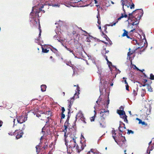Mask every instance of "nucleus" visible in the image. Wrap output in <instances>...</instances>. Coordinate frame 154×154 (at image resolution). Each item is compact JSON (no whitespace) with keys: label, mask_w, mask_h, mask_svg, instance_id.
I'll use <instances>...</instances> for the list:
<instances>
[{"label":"nucleus","mask_w":154,"mask_h":154,"mask_svg":"<svg viewBox=\"0 0 154 154\" xmlns=\"http://www.w3.org/2000/svg\"><path fill=\"white\" fill-rule=\"evenodd\" d=\"M41 2V0H34L33 2V4L34 6L32 8V12L30 14V17L33 16V14H34L33 12L37 9L38 7L37 6L39 5L40 3Z\"/></svg>","instance_id":"6e6552de"},{"label":"nucleus","mask_w":154,"mask_h":154,"mask_svg":"<svg viewBox=\"0 0 154 154\" xmlns=\"http://www.w3.org/2000/svg\"><path fill=\"white\" fill-rule=\"evenodd\" d=\"M122 10L124 11V14H126V12H125V10L124 9V5H125V6H127L128 8H129V6H130V5H128L127 4H125V3H122Z\"/></svg>","instance_id":"bb28decb"},{"label":"nucleus","mask_w":154,"mask_h":154,"mask_svg":"<svg viewBox=\"0 0 154 154\" xmlns=\"http://www.w3.org/2000/svg\"><path fill=\"white\" fill-rule=\"evenodd\" d=\"M134 5L133 3H132V4L130 6V8L131 9H132V8H134Z\"/></svg>","instance_id":"8fccbe9b"},{"label":"nucleus","mask_w":154,"mask_h":154,"mask_svg":"<svg viewBox=\"0 0 154 154\" xmlns=\"http://www.w3.org/2000/svg\"><path fill=\"white\" fill-rule=\"evenodd\" d=\"M112 137L114 140L115 142H116V137H117L116 136V131L115 130L114 128H113L112 131Z\"/></svg>","instance_id":"412c9836"},{"label":"nucleus","mask_w":154,"mask_h":154,"mask_svg":"<svg viewBox=\"0 0 154 154\" xmlns=\"http://www.w3.org/2000/svg\"><path fill=\"white\" fill-rule=\"evenodd\" d=\"M119 135L121 137H122V138L121 140L117 141V140H116V142L117 144L120 146L121 147H124L125 146V142L126 141V140L125 138V136H123L122 135V134L119 133Z\"/></svg>","instance_id":"9b49d317"},{"label":"nucleus","mask_w":154,"mask_h":154,"mask_svg":"<svg viewBox=\"0 0 154 154\" xmlns=\"http://www.w3.org/2000/svg\"><path fill=\"white\" fill-rule=\"evenodd\" d=\"M123 79H125V82H124L125 84H126V85H128V83L126 81V78H125V77H123Z\"/></svg>","instance_id":"603ef678"},{"label":"nucleus","mask_w":154,"mask_h":154,"mask_svg":"<svg viewBox=\"0 0 154 154\" xmlns=\"http://www.w3.org/2000/svg\"><path fill=\"white\" fill-rule=\"evenodd\" d=\"M3 122L2 121L0 120V127H1L2 124Z\"/></svg>","instance_id":"0e129e2a"},{"label":"nucleus","mask_w":154,"mask_h":154,"mask_svg":"<svg viewBox=\"0 0 154 154\" xmlns=\"http://www.w3.org/2000/svg\"><path fill=\"white\" fill-rule=\"evenodd\" d=\"M117 113L119 115L120 117L123 119L124 121L127 123H128L127 116L126 115L125 112L123 110H117Z\"/></svg>","instance_id":"9d476101"},{"label":"nucleus","mask_w":154,"mask_h":154,"mask_svg":"<svg viewBox=\"0 0 154 154\" xmlns=\"http://www.w3.org/2000/svg\"><path fill=\"white\" fill-rule=\"evenodd\" d=\"M143 80L144 81V83H146L147 82V80L146 79H144Z\"/></svg>","instance_id":"338daca9"},{"label":"nucleus","mask_w":154,"mask_h":154,"mask_svg":"<svg viewBox=\"0 0 154 154\" xmlns=\"http://www.w3.org/2000/svg\"><path fill=\"white\" fill-rule=\"evenodd\" d=\"M55 32L56 33V35L54 36L53 38H55V39H56V38H57V37H58V36H57V35H58L57 32H58V31L57 30L55 29Z\"/></svg>","instance_id":"f704fd0d"},{"label":"nucleus","mask_w":154,"mask_h":154,"mask_svg":"<svg viewBox=\"0 0 154 154\" xmlns=\"http://www.w3.org/2000/svg\"><path fill=\"white\" fill-rule=\"evenodd\" d=\"M49 117H50V116L45 117H47V118L48 119V120L46 122V123H48L49 122Z\"/></svg>","instance_id":"e2e57ef3"},{"label":"nucleus","mask_w":154,"mask_h":154,"mask_svg":"<svg viewBox=\"0 0 154 154\" xmlns=\"http://www.w3.org/2000/svg\"><path fill=\"white\" fill-rule=\"evenodd\" d=\"M140 9H137L136 10H135L134 11H133L132 13H129L128 14L129 16V17H130L131 16L132 17H133V16L132 15V14H134V13L135 12V11H137V12L138 13V14H137V15H136L135 16L136 17H137V16L138 15V14H140Z\"/></svg>","instance_id":"4be33fe9"},{"label":"nucleus","mask_w":154,"mask_h":154,"mask_svg":"<svg viewBox=\"0 0 154 154\" xmlns=\"http://www.w3.org/2000/svg\"><path fill=\"white\" fill-rule=\"evenodd\" d=\"M62 113H63L65 111V109L64 107H62L61 108Z\"/></svg>","instance_id":"864d4df0"},{"label":"nucleus","mask_w":154,"mask_h":154,"mask_svg":"<svg viewBox=\"0 0 154 154\" xmlns=\"http://www.w3.org/2000/svg\"><path fill=\"white\" fill-rule=\"evenodd\" d=\"M85 118H84L82 119V120H81L84 123L86 124V122L85 121Z\"/></svg>","instance_id":"13d9d810"},{"label":"nucleus","mask_w":154,"mask_h":154,"mask_svg":"<svg viewBox=\"0 0 154 154\" xmlns=\"http://www.w3.org/2000/svg\"><path fill=\"white\" fill-rule=\"evenodd\" d=\"M79 87L78 85L77 86L76 89L75 90V93L74 94V96L70 98V100H68V114H69L70 112V109L71 108V107L73 103L74 100V97H75L76 98H79Z\"/></svg>","instance_id":"20e7f679"},{"label":"nucleus","mask_w":154,"mask_h":154,"mask_svg":"<svg viewBox=\"0 0 154 154\" xmlns=\"http://www.w3.org/2000/svg\"><path fill=\"white\" fill-rule=\"evenodd\" d=\"M123 31H124V32L122 35V37L126 36L128 38H130L131 39V38L128 35V32L125 29L123 30Z\"/></svg>","instance_id":"5701e85b"},{"label":"nucleus","mask_w":154,"mask_h":154,"mask_svg":"<svg viewBox=\"0 0 154 154\" xmlns=\"http://www.w3.org/2000/svg\"><path fill=\"white\" fill-rule=\"evenodd\" d=\"M118 22V20H116V21L115 22H113V23H112V24H111V25H110V26H112L114 25H116V24Z\"/></svg>","instance_id":"a19ab883"},{"label":"nucleus","mask_w":154,"mask_h":154,"mask_svg":"<svg viewBox=\"0 0 154 154\" xmlns=\"http://www.w3.org/2000/svg\"><path fill=\"white\" fill-rule=\"evenodd\" d=\"M128 132L127 133V134H130L131 133L132 134H133L134 133V132L133 131H132L131 130H128Z\"/></svg>","instance_id":"58836bf2"},{"label":"nucleus","mask_w":154,"mask_h":154,"mask_svg":"<svg viewBox=\"0 0 154 154\" xmlns=\"http://www.w3.org/2000/svg\"><path fill=\"white\" fill-rule=\"evenodd\" d=\"M129 86L128 85H126V89L128 91H129Z\"/></svg>","instance_id":"5fc2aeb1"},{"label":"nucleus","mask_w":154,"mask_h":154,"mask_svg":"<svg viewBox=\"0 0 154 154\" xmlns=\"http://www.w3.org/2000/svg\"><path fill=\"white\" fill-rule=\"evenodd\" d=\"M41 91L42 92H44L46 91V86L45 85H42L41 86Z\"/></svg>","instance_id":"393cba45"},{"label":"nucleus","mask_w":154,"mask_h":154,"mask_svg":"<svg viewBox=\"0 0 154 154\" xmlns=\"http://www.w3.org/2000/svg\"><path fill=\"white\" fill-rule=\"evenodd\" d=\"M110 26V25H109L108 24H106L104 26V30L105 31V33H107V32L106 30V29H107V26Z\"/></svg>","instance_id":"473e14b6"},{"label":"nucleus","mask_w":154,"mask_h":154,"mask_svg":"<svg viewBox=\"0 0 154 154\" xmlns=\"http://www.w3.org/2000/svg\"><path fill=\"white\" fill-rule=\"evenodd\" d=\"M88 36L89 37H87L86 39V40L87 42H91V40H92L93 38H94V39H96V37H94L90 35H88Z\"/></svg>","instance_id":"6ab92c4d"},{"label":"nucleus","mask_w":154,"mask_h":154,"mask_svg":"<svg viewBox=\"0 0 154 154\" xmlns=\"http://www.w3.org/2000/svg\"><path fill=\"white\" fill-rule=\"evenodd\" d=\"M69 51H70V52L71 53H72V54L74 55V53H73V51L72 50H71V49H70V50H69Z\"/></svg>","instance_id":"69168bd1"},{"label":"nucleus","mask_w":154,"mask_h":154,"mask_svg":"<svg viewBox=\"0 0 154 154\" xmlns=\"http://www.w3.org/2000/svg\"><path fill=\"white\" fill-rule=\"evenodd\" d=\"M42 52L43 53H47L48 52L49 50L46 48H44L42 47Z\"/></svg>","instance_id":"c85d7f7f"},{"label":"nucleus","mask_w":154,"mask_h":154,"mask_svg":"<svg viewBox=\"0 0 154 154\" xmlns=\"http://www.w3.org/2000/svg\"><path fill=\"white\" fill-rule=\"evenodd\" d=\"M140 14H138V15L137 16V17H135L136 19V20H135V22H137L136 23H135V22H133L132 23H128L129 24H131L132 26H134L137 25L139 23V20L141 18L143 14V9H140Z\"/></svg>","instance_id":"1a4fd4ad"},{"label":"nucleus","mask_w":154,"mask_h":154,"mask_svg":"<svg viewBox=\"0 0 154 154\" xmlns=\"http://www.w3.org/2000/svg\"><path fill=\"white\" fill-rule=\"evenodd\" d=\"M150 79L151 80H154V75L152 74L151 73L150 75Z\"/></svg>","instance_id":"4c0bfd02"},{"label":"nucleus","mask_w":154,"mask_h":154,"mask_svg":"<svg viewBox=\"0 0 154 154\" xmlns=\"http://www.w3.org/2000/svg\"><path fill=\"white\" fill-rule=\"evenodd\" d=\"M44 7L43 5H42V6H41L40 7L38 8H37V9H36L33 12L34 14H33V16H32L31 17H30L32 18L33 20V21H34V20L35 19H36V20L37 21L38 19H36L35 18H38L39 17V16L38 14L40 12V11H42V12L43 13H45V11L44 10H42V8Z\"/></svg>","instance_id":"39448f33"},{"label":"nucleus","mask_w":154,"mask_h":154,"mask_svg":"<svg viewBox=\"0 0 154 154\" xmlns=\"http://www.w3.org/2000/svg\"><path fill=\"white\" fill-rule=\"evenodd\" d=\"M51 50L52 52H54V53L56 54L57 55V56L58 57L59 56V52L56 49L54 48H51Z\"/></svg>","instance_id":"b1692460"},{"label":"nucleus","mask_w":154,"mask_h":154,"mask_svg":"<svg viewBox=\"0 0 154 154\" xmlns=\"http://www.w3.org/2000/svg\"><path fill=\"white\" fill-rule=\"evenodd\" d=\"M72 68L73 70V76L78 74V69L75 66H72Z\"/></svg>","instance_id":"a211bd4d"},{"label":"nucleus","mask_w":154,"mask_h":154,"mask_svg":"<svg viewBox=\"0 0 154 154\" xmlns=\"http://www.w3.org/2000/svg\"><path fill=\"white\" fill-rule=\"evenodd\" d=\"M153 149V146H152L151 147V148L150 149L149 148V146L147 149H148V150H149V151L150 152V151H152V150Z\"/></svg>","instance_id":"09e8293b"},{"label":"nucleus","mask_w":154,"mask_h":154,"mask_svg":"<svg viewBox=\"0 0 154 154\" xmlns=\"http://www.w3.org/2000/svg\"><path fill=\"white\" fill-rule=\"evenodd\" d=\"M148 87L149 88H148V91L150 92H152L153 91L152 90V88L151 87V86H149L148 85Z\"/></svg>","instance_id":"a18cd8bd"},{"label":"nucleus","mask_w":154,"mask_h":154,"mask_svg":"<svg viewBox=\"0 0 154 154\" xmlns=\"http://www.w3.org/2000/svg\"><path fill=\"white\" fill-rule=\"evenodd\" d=\"M145 92H146V91H145V90L144 92L141 94V96L142 97H143L145 96Z\"/></svg>","instance_id":"4d7b16f0"},{"label":"nucleus","mask_w":154,"mask_h":154,"mask_svg":"<svg viewBox=\"0 0 154 154\" xmlns=\"http://www.w3.org/2000/svg\"><path fill=\"white\" fill-rule=\"evenodd\" d=\"M100 127L101 128H105L106 127V125H105V124H102L101 123H100Z\"/></svg>","instance_id":"49530a36"},{"label":"nucleus","mask_w":154,"mask_h":154,"mask_svg":"<svg viewBox=\"0 0 154 154\" xmlns=\"http://www.w3.org/2000/svg\"><path fill=\"white\" fill-rule=\"evenodd\" d=\"M95 150L94 149H91V151L92 152L93 154H99V152H98V153L96 152H94Z\"/></svg>","instance_id":"e433bc0d"},{"label":"nucleus","mask_w":154,"mask_h":154,"mask_svg":"<svg viewBox=\"0 0 154 154\" xmlns=\"http://www.w3.org/2000/svg\"><path fill=\"white\" fill-rule=\"evenodd\" d=\"M125 129V124L124 123H122L120 125L118 128V130L119 131L121 132H122L123 134L125 133V132L124 131Z\"/></svg>","instance_id":"2eb2a0df"},{"label":"nucleus","mask_w":154,"mask_h":154,"mask_svg":"<svg viewBox=\"0 0 154 154\" xmlns=\"http://www.w3.org/2000/svg\"><path fill=\"white\" fill-rule=\"evenodd\" d=\"M77 117H79L80 118V119L81 120H82V119H83L84 118L83 114L81 112H79L76 115V119L75 120V121L76 120Z\"/></svg>","instance_id":"aec40b11"},{"label":"nucleus","mask_w":154,"mask_h":154,"mask_svg":"<svg viewBox=\"0 0 154 154\" xmlns=\"http://www.w3.org/2000/svg\"><path fill=\"white\" fill-rule=\"evenodd\" d=\"M133 41H135L136 44H137L140 46L132 51L131 50L130 48H129V52L127 54V58H131L130 56L132 54H133V56L134 57L136 54H141L142 52L144 51L146 48L147 46V43H146V44L145 45V43H144V44H143V42L140 43L138 42L137 40H133Z\"/></svg>","instance_id":"f03ea898"},{"label":"nucleus","mask_w":154,"mask_h":154,"mask_svg":"<svg viewBox=\"0 0 154 154\" xmlns=\"http://www.w3.org/2000/svg\"><path fill=\"white\" fill-rule=\"evenodd\" d=\"M69 117H70L68 116L64 124L65 129L64 130H63V131L65 133L64 135L65 136H66V132L67 131L66 129L69 126Z\"/></svg>","instance_id":"4468645a"},{"label":"nucleus","mask_w":154,"mask_h":154,"mask_svg":"<svg viewBox=\"0 0 154 154\" xmlns=\"http://www.w3.org/2000/svg\"><path fill=\"white\" fill-rule=\"evenodd\" d=\"M102 36L104 38H105L107 41H109L108 40H109V38H108L107 35L104 33L103 32H102Z\"/></svg>","instance_id":"a878e982"},{"label":"nucleus","mask_w":154,"mask_h":154,"mask_svg":"<svg viewBox=\"0 0 154 154\" xmlns=\"http://www.w3.org/2000/svg\"><path fill=\"white\" fill-rule=\"evenodd\" d=\"M74 0V1L73 2V3H77L78 2H80L79 0Z\"/></svg>","instance_id":"bf43d9fd"},{"label":"nucleus","mask_w":154,"mask_h":154,"mask_svg":"<svg viewBox=\"0 0 154 154\" xmlns=\"http://www.w3.org/2000/svg\"><path fill=\"white\" fill-rule=\"evenodd\" d=\"M48 4L49 6H53V4L52 2H50L48 3Z\"/></svg>","instance_id":"6e6d98bb"},{"label":"nucleus","mask_w":154,"mask_h":154,"mask_svg":"<svg viewBox=\"0 0 154 154\" xmlns=\"http://www.w3.org/2000/svg\"><path fill=\"white\" fill-rule=\"evenodd\" d=\"M70 134H71V136H69V137H68V136L66 135V136H64L65 144L67 148L68 147V143L69 142V140L70 141L68 146L69 148H70L72 150H73V149L75 148L76 151L78 153H79L81 150H83L84 147L86 146V145L85 144V143H84V146L82 145H82L81 146V148L80 149L79 146L76 143V137L75 136L76 134L75 133H74L73 135L72 136V131H71L70 133L69 132V134L68 135H69Z\"/></svg>","instance_id":"f257e3e1"},{"label":"nucleus","mask_w":154,"mask_h":154,"mask_svg":"<svg viewBox=\"0 0 154 154\" xmlns=\"http://www.w3.org/2000/svg\"><path fill=\"white\" fill-rule=\"evenodd\" d=\"M139 123L143 125L145 124V122H142L141 120H140V121H139Z\"/></svg>","instance_id":"ea45409f"},{"label":"nucleus","mask_w":154,"mask_h":154,"mask_svg":"<svg viewBox=\"0 0 154 154\" xmlns=\"http://www.w3.org/2000/svg\"><path fill=\"white\" fill-rule=\"evenodd\" d=\"M64 62L66 63L67 65L71 67L72 66V64L71 63V61H64Z\"/></svg>","instance_id":"c756f323"},{"label":"nucleus","mask_w":154,"mask_h":154,"mask_svg":"<svg viewBox=\"0 0 154 154\" xmlns=\"http://www.w3.org/2000/svg\"><path fill=\"white\" fill-rule=\"evenodd\" d=\"M108 41H108L109 42V44L110 45H111L112 44V42L110 40V39H109V40H108Z\"/></svg>","instance_id":"052dcab7"},{"label":"nucleus","mask_w":154,"mask_h":154,"mask_svg":"<svg viewBox=\"0 0 154 154\" xmlns=\"http://www.w3.org/2000/svg\"><path fill=\"white\" fill-rule=\"evenodd\" d=\"M137 89L136 90H134L133 91V94L134 96H136L137 94Z\"/></svg>","instance_id":"72a5a7b5"},{"label":"nucleus","mask_w":154,"mask_h":154,"mask_svg":"<svg viewBox=\"0 0 154 154\" xmlns=\"http://www.w3.org/2000/svg\"><path fill=\"white\" fill-rule=\"evenodd\" d=\"M113 73H115V76L116 77V75L118 73H120L121 72V71L118 69H117L116 67V66H114L113 67Z\"/></svg>","instance_id":"f3484780"},{"label":"nucleus","mask_w":154,"mask_h":154,"mask_svg":"<svg viewBox=\"0 0 154 154\" xmlns=\"http://www.w3.org/2000/svg\"><path fill=\"white\" fill-rule=\"evenodd\" d=\"M65 117V115L64 114H63V113H61V119H64Z\"/></svg>","instance_id":"de8ad7c7"},{"label":"nucleus","mask_w":154,"mask_h":154,"mask_svg":"<svg viewBox=\"0 0 154 154\" xmlns=\"http://www.w3.org/2000/svg\"><path fill=\"white\" fill-rule=\"evenodd\" d=\"M136 69L140 71H141V72H143L144 71V69H143L141 70L139 69L138 68L136 67Z\"/></svg>","instance_id":"3c124183"},{"label":"nucleus","mask_w":154,"mask_h":154,"mask_svg":"<svg viewBox=\"0 0 154 154\" xmlns=\"http://www.w3.org/2000/svg\"><path fill=\"white\" fill-rule=\"evenodd\" d=\"M101 42H103V43H104L105 44H108L107 43V42H106L104 41H101Z\"/></svg>","instance_id":"774afa93"},{"label":"nucleus","mask_w":154,"mask_h":154,"mask_svg":"<svg viewBox=\"0 0 154 154\" xmlns=\"http://www.w3.org/2000/svg\"><path fill=\"white\" fill-rule=\"evenodd\" d=\"M108 94L107 97L103 100L102 102L101 111L100 112V116L102 119H105L109 116V111L108 109V105L109 103V99Z\"/></svg>","instance_id":"7ed1b4c3"},{"label":"nucleus","mask_w":154,"mask_h":154,"mask_svg":"<svg viewBox=\"0 0 154 154\" xmlns=\"http://www.w3.org/2000/svg\"><path fill=\"white\" fill-rule=\"evenodd\" d=\"M101 98H100V96L98 100H97L96 101V103H97L98 104H98V102L99 101H101Z\"/></svg>","instance_id":"79ce46f5"},{"label":"nucleus","mask_w":154,"mask_h":154,"mask_svg":"<svg viewBox=\"0 0 154 154\" xmlns=\"http://www.w3.org/2000/svg\"><path fill=\"white\" fill-rule=\"evenodd\" d=\"M38 21L36 20V19H35L34 20V21H33V23L34 25L36 26L37 25H38V29L39 31V33L38 35V37L37 39H35V42L36 43H38L40 41V36L41 35V33L42 32L41 30V27L40 26V22L39 20L38 19Z\"/></svg>","instance_id":"0eeeda50"},{"label":"nucleus","mask_w":154,"mask_h":154,"mask_svg":"<svg viewBox=\"0 0 154 154\" xmlns=\"http://www.w3.org/2000/svg\"><path fill=\"white\" fill-rule=\"evenodd\" d=\"M44 114L49 116L50 115V116H51V112L50 111H48L44 112Z\"/></svg>","instance_id":"cd10ccee"},{"label":"nucleus","mask_w":154,"mask_h":154,"mask_svg":"<svg viewBox=\"0 0 154 154\" xmlns=\"http://www.w3.org/2000/svg\"><path fill=\"white\" fill-rule=\"evenodd\" d=\"M94 112H95V114H94V116L91 117V122L94 121V116L96 114V111H95V110L94 111Z\"/></svg>","instance_id":"c9c22d12"},{"label":"nucleus","mask_w":154,"mask_h":154,"mask_svg":"<svg viewBox=\"0 0 154 154\" xmlns=\"http://www.w3.org/2000/svg\"><path fill=\"white\" fill-rule=\"evenodd\" d=\"M105 59L107 62V64L109 68L110 71H111V73L112 74H113V67L115 66L112 65V63L108 60V58Z\"/></svg>","instance_id":"dca6fc26"},{"label":"nucleus","mask_w":154,"mask_h":154,"mask_svg":"<svg viewBox=\"0 0 154 154\" xmlns=\"http://www.w3.org/2000/svg\"><path fill=\"white\" fill-rule=\"evenodd\" d=\"M81 30H82L84 32H85V33L86 34H88V35H89V33L86 31H85V30H82V29H81Z\"/></svg>","instance_id":"680f3d73"},{"label":"nucleus","mask_w":154,"mask_h":154,"mask_svg":"<svg viewBox=\"0 0 154 154\" xmlns=\"http://www.w3.org/2000/svg\"><path fill=\"white\" fill-rule=\"evenodd\" d=\"M36 152L38 153L40 151V149L39 148V146L38 145H37L36 146Z\"/></svg>","instance_id":"2f4dec72"},{"label":"nucleus","mask_w":154,"mask_h":154,"mask_svg":"<svg viewBox=\"0 0 154 154\" xmlns=\"http://www.w3.org/2000/svg\"><path fill=\"white\" fill-rule=\"evenodd\" d=\"M14 133H15V134H17L16 137V139H18L22 137L23 133L22 130H17L15 131Z\"/></svg>","instance_id":"ddd939ff"},{"label":"nucleus","mask_w":154,"mask_h":154,"mask_svg":"<svg viewBox=\"0 0 154 154\" xmlns=\"http://www.w3.org/2000/svg\"><path fill=\"white\" fill-rule=\"evenodd\" d=\"M107 81L106 79H100V95L103 94V91L104 89H105L106 85L107 83ZM106 91V90H105Z\"/></svg>","instance_id":"423d86ee"},{"label":"nucleus","mask_w":154,"mask_h":154,"mask_svg":"<svg viewBox=\"0 0 154 154\" xmlns=\"http://www.w3.org/2000/svg\"><path fill=\"white\" fill-rule=\"evenodd\" d=\"M134 17L133 16V17H132L131 16L130 17H129L128 19L127 20V21H128V20H131V21L132 20V19H133V18Z\"/></svg>","instance_id":"37998d69"},{"label":"nucleus","mask_w":154,"mask_h":154,"mask_svg":"<svg viewBox=\"0 0 154 154\" xmlns=\"http://www.w3.org/2000/svg\"><path fill=\"white\" fill-rule=\"evenodd\" d=\"M27 115H26L25 116H23L17 117V120L18 122L20 124H22L25 122L27 120Z\"/></svg>","instance_id":"f8f14e48"},{"label":"nucleus","mask_w":154,"mask_h":154,"mask_svg":"<svg viewBox=\"0 0 154 154\" xmlns=\"http://www.w3.org/2000/svg\"><path fill=\"white\" fill-rule=\"evenodd\" d=\"M60 5L58 4H53V7H60Z\"/></svg>","instance_id":"c03bdc74"},{"label":"nucleus","mask_w":154,"mask_h":154,"mask_svg":"<svg viewBox=\"0 0 154 154\" xmlns=\"http://www.w3.org/2000/svg\"><path fill=\"white\" fill-rule=\"evenodd\" d=\"M100 15L98 14L97 16V18L98 19V21H97V23L99 24V25H101L100 24Z\"/></svg>","instance_id":"7c9ffc66"}]
</instances>
